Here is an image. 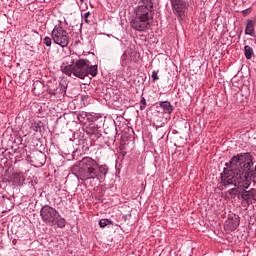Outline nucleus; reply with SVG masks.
<instances>
[{"mask_svg": "<svg viewBox=\"0 0 256 256\" xmlns=\"http://www.w3.org/2000/svg\"><path fill=\"white\" fill-rule=\"evenodd\" d=\"M79 165L78 177L81 181L97 179V181L103 183L109 173L107 165H99V162L91 157H84Z\"/></svg>", "mask_w": 256, "mask_h": 256, "instance_id": "nucleus-1", "label": "nucleus"}, {"mask_svg": "<svg viewBox=\"0 0 256 256\" xmlns=\"http://www.w3.org/2000/svg\"><path fill=\"white\" fill-rule=\"evenodd\" d=\"M151 23H153V1L140 0L130 25L135 31L143 32L151 27Z\"/></svg>", "mask_w": 256, "mask_h": 256, "instance_id": "nucleus-2", "label": "nucleus"}, {"mask_svg": "<svg viewBox=\"0 0 256 256\" xmlns=\"http://www.w3.org/2000/svg\"><path fill=\"white\" fill-rule=\"evenodd\" d=\"M249 168H247L246 173H240L237 170V166H226L221 173V183L225 187L229 185H234L242 191H247L248 187H251V181L249 180Z\"/></svg>", "mask_w": 256, "mask_h": 256, "instance_id": "nucleus-3", "label": "nucleus"}, {"mask_svg": "<svg viewBox=\"0 0 256 256\" xmlns=\"http://www.w3.org/2000/svg\"><path fill=\"white\" fill-rule=\"evenodd\" d=\"M62 73L71 77H77L78 79H85V77H97L98 66L91 65V62L87 59H79L74 65H68L61 67Z\"/></svg>", "mask_w": 256, "mask_h": 256, "instance_id": "nucleus-4", "label": "nucleus"}, {"mask_svg": "<svg viewBox=\"0 0 256 256\" xmlns=\"http://www.w3.org/2000/svg\"><path fill=\"white\" fill-rule=\"evenodd\" d=\"M255 157L251 155V152L238 153L233 156L229 162L225 163V167H237L238 173H249V177L256 175V164L253 162ZM253 165L255 167L253 168Z\"/></svg>", "mask_w": 256, "mask_h": 256, "instance_id": "nucleus-5", "label": "nucleus"}, {"mask_svg": "<svg viewBox=\"0 0 256 256\" xmlns=\"http://www.w3.org/2000/svg\"><path fill=\"white\" fill-rule=\"evenodd\" d=\"M51 36L56 45H59L60 47H67V45H69V32H67L63 26L59 24L56 25L52 30Z\"/></svg>", "mask_w": 256, "mask_h": 256, "instance_id": "nucleus-6", "label": "nucleus"}, {"mask_svg": "<svg viewBox=\"0 0 256 256\" xmlns=\"http://www.w3.org/2000/svg\"><path fill=\"white\" fill-rule=\"evenodd\" d=\"M40 217L43 223L53 227L55 225V220L59 217V211L49 205H45L40 210Z\"/></svg>", "mask_w": 256, "mask_h": 256, "instance_id": "nucleus-7", "label": "nucleus"}, {"mask_svg": "<svg viewBox=\"0 0 256 256\" xmlns=\"http://www.w3.org/2000/svg\"><path fill=\"white\" fill-rule=\"evenodd\" d=\"M170 5L174 15L181 20L183 17H185V13H187L189 10V2L185 0H170Z\"/></svg>", "mask_w": 256, "mask_h": 256, "instance_id": "nucleus-8", "label": "nucleus"}, {"mask_svg": "<svg viewBox=\"0 0 256 256\" xmlns=\"http://www.w3.org/2000/svg\"><path fill=\"white\" fill-rule=\"evenodd\" d=\"M48 93L57 98L65 97V93H67V82L62 81L59 84L48 85Z\"/></svg>", "mask_w": 256, "mask_h": 256, "instance_id": "nucleus-9", "label": "nucleus"}, {"mask_svg": "<svg viewBox=\"0 0 256 256\" xmlns=\"http://www.w3.org/2000/svg\"><path fill=\"white\" fill-rule=\"evenodd\" d=\"M85 133L91 137V139H101V127L95 123H90L84 129Z\"/></svg>", "mask_w": 256, "mask_h": 256, "instance_id": "nucleus-10", "label": "nucleus"}, {"mask_svg": "<svg viewBox=\"0 0 256 256\" xmlns=\"http://www.w3.org/2000/svg\"><path fill=\"white\" fill-rule=\"evenodd\" d=\"M13 183H15L17 187L23 186V183H25V176L21 173H15L13 176Z\"/></svg>", "mask_w": 256, "mask_h": 256, "instance_id": "nucleus-11", "label": "nucleus"}, {"mask_svg": "<svg viewBox=\"0 0 256 256\" xmlns=\"http://www.w3.org/2000/svg\"><path fill=\"white\" fill-rule=\"evenodd\" d=\"M255 33V22L253 20L248 19L245 29V35H253Z\"/></svg>", "mask_w": 256, "mask_h": 256, "instance_id": "nucleus-12", "label": "nucleus"}, {"mask_svg": "<svg viewBox=\"0 0 256 256\" xmlns=\"http://www.w3.org/2000/svg\"><path fill=\"white\" fill-rule=\"evenodd\" d=\"M45 157V154H43L42 152L38 153L34 157V163H36L37 167H43L45 165Z\"/></svg>", "mask_w": 256, "mask_h": 256, "instance_id": "nucleus-13", "label": "nucleus"}, {"mask_svg": "<svg viewBox=\"0 0 256 256\" xmlns=\"http://www.w3.org/2000/svg\"><path fill=\"white\" fill-rule=\"evenodd\" d=\"M160 107L164 110V113H173V105H171V102L169 101H164L159 103Z\"/></svg>", "mask_w": 256, "mask_h": 256, "instance_id": "nucleus-14", "label": "nucleus"}, {"mask_svg": "<svg viewBox=\"0 0 256 256\" xmlns=\"http://www.w3.org/2000/svg\"><path fill=\"white\" fill-rule=\"evenodd\" d=\"M32 92L34 95H41L43 93V84L41 81L34 82Z\"/></svg>", "mask_w": 256, "mask_h": 256, "instance_id": "nucleus-15", "label": "nucleus"}, {"mask_svg": "<svg viewBox=\"0 0 256 256\" xmlns=\"http://www.w3.org/2000/svg\"><path fill=\"white\" fill-rule=\"evenodd\" d=\"M54 225H57L59 229H63L67 225L65 218L61 217V214H58V217L55 219Z\"/></svg>", "mask_w": 256, "mask_h": 256, "instance_id": "nucleus-16", "label": "nucleus"}, {"mask_svg": "<svg viewBox=\"0 0 256 256\" xmlns=\"http://www.w3.org/2000/svg\"><path fill=\"white\" fill-rule=\"evenodd\" d=\"M244 55H245L246 59L251 60V59H253V55H255V52L253 51L251 46L246 45L244 47Z\"/></svg>", "mask_w": 256, "mask_h": 256, "instance_id": "nucleus-17", "label": "nucleus"}, {"mask_svg": "<svg viewBox=\"0 0 256 256\" xmlns=\"http://www.w3.org/2000/svg\"><path fill=\"white\" fill-rule=\"evenodd\" d=\"M241 199H243V201H247L248 203H251V192L250 190H242L241 191Z\"/></svg>", "mask_w": 256, "mask_h": 256, "instance_id": "nucleus-18", "label": "nucleus"}, {"mask_svg": "<svg viewBox=\"0 0 256 256\" xmlns=\"http://www.w3.org/2000/svg\"><path fill=\"white\" fill-rule=\"evenodd\" d=\"M239 193H240L239 186H236L235 188L228 190V194L232 197V199H235V197H237Z\"/></svg>", "mask_w": 256, "mask_h": 256, "instance_id": "nucleus-19", "label": "nucleus"}, {"mask_svg": "<svg viewBox=\"0 0 256 256\" xmlns=\"http://www.w3.org/2000/svg\"><path fill=\"white\" fill-rule=\"evenodd\" d=\"M229 225H230L231 229H236L237 226L239 225V216H234V218H232L229 221Z\"/></svg>", "mask_w": 256, "mask_h": 256, "instance_id": "nucleus-20", "label": "nucleus"}, {"mask_svg": "<svg viewBox=\"0 0 256 256\" xmlns=\"http://www.w3.org/2000/svg\"><path fill=\"white\" fill-rule=\"evenodd\" d=\"M112 224H113V222L109 219H101L99 221V225L102 229H104V227H107V225H112Z\"/></svg>", "mask_w": 256, "mask_h": 256, "instance_id": "nucleus-21", "label": "nucleus"}, {"mask_svg": "<svg viewBox=\"0 0 256 256\" xmlns=\"http://www.w3.org/2000/svg\"><path fill=\"white\" fill-rule=\"evenodd\" d=\"M44 45H46V47H51V45L53 44V41L51 40V37L46 36L43 40Z\"/></svg>", "mask_w": 256, "mask_h": 256, "instance_id": "nucleus-22", "label": "nucleus"}, {"mask_svg": "<svg viewBox=\"0 0 256 256\" xmlns=\"http://www.w3.org/2000/svg\"><path fill=\"white\" fill-rule=\"evenodd\" d=\"M85 117H87V112H82L77 115V119L80 123H83V121H85Z\"/></svg>", "mask_w": 256, "mask_h": 256, "instance_id": "nucleus-23", "label": "nucleus"}, {"mask_svg": "<svg viewBox=\"0 0 256 256\" xmlns=\"http://www.w3.org/2000/svg\"><path fill=\"white\" fill-rule=\"evenodd\" d=\"M140 103V111H144L145 107H147V100H145V97H141Z\"/></svg>", "mask_w": 256, "mask_h": 256, "instance_id": "nucleus-24", "label": "nucleus"}, {"mask_svg": "<svg viewBox=\"0 0 256 256\" xmlns=\"http://www.w3.org/2000/svg\"><path fill=\"white\" fill-rule=\"evenodd\" d=\"M250 199H252V201H256V189L252 188L250 190Z\"/></svg>", "mask_w": 256, "mask_h": 256, "instance_id": "nucleus-25", "label": "nucleus"}, {"mask_svg": "<svg viewBox=\"0 0 256 256\" xmlns=\"http://www.w3.org/2000/svg\"><path fill=\"white\" fill-rule=\"evenodd\" d=\"M152 81L153 83H155V81H159L158 72L155 70L152 72Z\"/></svg>", "mask_w": 256, "mask_h": 256, "instance_id": "nucleus-26", "label": "nucleus"}, {"mask_svg": "<svg viewBox=\"0 0 256 256\" xmlns=\"http://www.w3.org/2000/svg\"><path fill=\"white\" fill-rule=\"evenodd\" d=\"M91 16V12H86L85 14H84V21H85V23H87V24H90L91 23V21H89V17Z\"/></svg>", "mask_w": 256, "mask_h": 256, "instance_id": "nucleus-27", "label": "nucleus"}, {"mask_svg": "<svg viewBox=\"0 0 256 256\" xmlns=\"http://www.w3.org/2000/svg\"><path fill=\"white\" fill-rule=\"evenodd\" d=\"M249 13H251V8H248V9H245L242 11L243 17H247V15H249Z\"/></svg>", "mask_w": 256, "mask_h": 256, "instance_id": "nucleus-28", "label": "nucleus"}, {"mask_svg": "<svg viewBox=\"0 0 256 256\" xmlns=\"http://www.w3.org/2000/svg\"><path fill=\"white\" fill-rule=\"evenodd\" d=\"M33 131H35L37 133V131H39L40 127L38 125H34L32 126Z\"/></svg>", "mask_w": 256, "mask_h": 256, "instance_id": "nucleus-29", "label": "nucleus"}, {"mask_svg": "<svg viewBox=\"0 0 256 256\" xmlns=\"http://www.w3.org/2000/svg\"><path fill=\"white\" fill-rule=\"evenodd\" d=\"M163 126H156V130L159 131V129H162Z\"/></svg>", "mask_w": 256, "mask_h": 256, "instance_id": "nucleus-30", "label": "nucleus"}, {"mask_svg": "<svg viewBox=\"0 0 256 256\" xmlns=\"http://www.w3.org/2000/svg\"><path fill=\"white\" fill-rule=\"evenodd\" d=\"M80 3H85V0H80Z\"/></svg>", "mask_w": 256, "mask_h": 256, "instance_id": "nucleus-31", "label": "nucleus"}, {"mask_svg": "<svg viewBox=\"0 0 256 256\" xmlns=\"http://www.w3.org/2000/svg\"><path fill=\"white\" fill-rule=\"evenodd\" d=\"M163 136H164V134H162V136L160 137V139H163Z\"/></svg>", "mask_w": 256, "mask_h": 256, "instance_id": "nucleus-32", "label": "nucleus"}]
</instances>
